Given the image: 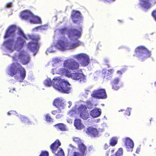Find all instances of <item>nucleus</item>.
<instances>
[{"label":"nucleus","mask_w":156,"mask_h":156,"mask_svg":"<svg viewBox=\"0 0 156 156\" xmlns=\"http://www.w3.org/2000/svg\"><path fill=\"white\" fill-rule=\"evenodd\" d=\"M60 34L64 35L67 32V35L69 38L73 42L70 44L67 42V38L63 36L59 38L55 46L58 49L64 51L67 49L74 48L81 44V42L78 39L81 37L82 32L81 27L79 29L72 28L68 30L67 28L65 27L58 30Z\"/></svg>","instance_id":"nucleus-1"},{"label":"nucleus","mask_w":156,"mask_h":156,"mask_svg":"<svg viewBox=\"0 0 156 156\" xmlns=\"http://www.w3.org/2000/svg\"><path fill=\"white\" fill-rule=\"evenodd\" d=\"M12 3L9 2L7 4V7L8 8H10L12 6Z\"/></svg>","instance_id":"nucleus-42"},{"label":"nucleus","mask_w":156,"mask_h":156,"mask_svg":"<svg viewBox=\"0 0 156 156\" xmlns=\"http://www.w3.org/2000/svg\"><path fill=\"white\" fill-rule=\"evenodd\" d=\"M58 113L57 111L56 110L53 111L51 112V113L54 115H56Z\"/></svg>","instance_id":"nucleus-44"},{"label":"nucleus","mask_w":156,"mask_h":156,"mask_svg":"<svg viewBox=\"0 0 156 156\" xmlns=\"http://www.w3.org/2000/svg\"><path fill=\"white\" fill-rule=\"evenodd\" d=\"M86 133L91 137H96L98 136V131L95 128L89 127L87 128Z\"/></svg>","instance_id":"nucleus-16"},{"label":"nucleus","mask_w":156,"mask_h":156,"mask_svg":"<svg viewBox=\"0 0 156 156\" xmlns=\"http://www.w3.org/2000/svg\"><path fill=\"white\" fill-rule=\"evenodd\" d=\"M123 154V149L119 148L115 154V156H121Z\"/></svg>","instance_id":"nucleus-32"},{"label":"nucleus","mask_w":156,"mask_h":156,"mask_svg":"<svg viewBox=\"0 0 156 156\" xmlns=\"http://www.w3.org/2000/svg\"><path fill=\"white\" fill-rule=\"evenodd\" d=\"M112 88L115 90H118L119 88L120 87L117 86V85H112Z\"/></svg>","instance_id":"nucleus-38"},{"label":"nucleus","mask_w":156,"mask_h":156,"mask_svg":"<svg viewBox=\"0 0 156 156\" xmlns=\"http://www.w3.org/2000/svg\"><path fill=\"white\" fill-rule=\"evenodd\" d=\"M123 111V110H121L119 111Z\"/></svg>","instance_id":"nucleus-54"},{"label":"nucleus","mask_w":156,"mask_h":156,"mask_svg":"<svg viewBox=\"0 0 156 156\" xmlns=\"http://www.w3.org/2000/svg\"><path fill=\"white\" fill-rule=\"evenodd\" d=\"M14 61L19 60L23 65L27 64L30 61L29 56L24 51H22L18 55H15L12 57Z\"/></svg>","instance_id":"nucleus-7"},{"label":"nucleus","mask_w":156,"mask_h":156,"mask_svg":"<svg viewBox=\"0 0 156 156\" xmlns=\"http://www.w3.org/2000/svg\"><path fill=\"white\" fill-rule=\"evenodd\" d=\"M113 71V70L112 69L107 70H103L102 72V76L104 78L108 79L111 77Z\"/></svg>","instance_id":"nucleus-21"},{"label":"nucleus","mask_w":156,"mask_h":156,"mask_svg":"<svg viewBox=\"0 0 156 156\" xmlns=\"http://www.w3.org/2000/svg\"><path fill=\"white\" fill-rule=\"evenodd\" d=\"M79 64L73 59H68L65 60L63 63V66L69 70H76L79 69Z\"/></svg>","instance_id":"nucleus-9"},{"label":"nucleus","mask_w":156,"mask_h":156,"mask_svg":"<svg viewBox=\"0 0 156 156\" xmlns=\"http://www.w3.org/2000/svg\"><path fill=\"white\" fill-rule=\"evenodd\" d=\"M59 72L60 74L64 75L68 78L78 81L80 82H84L86 80V76L83 73L78 72L71 73V71L67 69L60 68L59 70Z\"/></svg>","instance_id":"nucleus-5"},{"label":"nucleus","mask_w":156,"mask_h":156,"mask_svg":"<svg viewBox=\"0 0 156 156\" xmlns=\"http://www.w3.org/2000/svg\"><path fill=\"white\" fill-rule=\"evenodd\" d=\"M152 0H140V5L147 9L151 7V1Z\"/></svg>","instance_id":"nucleus-20"},{"label":"nucleus","mask_w":156,"mask_h":156,"mask_svg":"<svg viewBox=\"0 0 156 156\" xmlns=\"http://www.w3.org/2000/svg\"><path fill=\"white\" fill-rule=\"evenodd\" d=\"M134 52L135 54L133 56L138 57L142 61L150 57L151 55V51L143 46H140L136 47Z\"/></svg>","instance_id":"nucleus-6"},{"label":"nucleus","mask_w":156,"mask_h":156,"mask_svg":"<svg viewBox=\"0 0 156 156\" xmlns=\"http://www.w3.org/2000/svg\"><path fill=\"white\" fill-rule=\"evenodd\" d=\"M155 153H156V149H155Z\"/></svg>","instance_id":"nucleus-55"},{"label":"nucleus","mask_w":156,"mask_h":156,"mask_svg":"<svg viewBox=\"0 0 156 156\" xmlns=\"http://www.w3.org/2000/svg\"><path fill=\"white\" fill-rule=\"evenodd\" d=\"M12 112V111H10L9 112H8L7 114H8L9 115H10L12 114V113H11Z\"/></svg>","instance_id":"nucleus-48"},{"label":"nucleus","mask_w":156,"mask_h":156,"mask_svg":"<svg viewBox=\"0 0 156 156\" xmlns=\"http://www.w3.org/2000/svg\"><path fill=\"white\" fill-rule=\"evenodd\" d=\"M104 62L105 63V65L107 66H108V67H109L110 66L109 65V60L108 59H104Z\"/></svg>","instance_id":"nucleus-40"},{"label":"nucleus","mask_w":156,"mask_h":156,"mask_svg":"<svg viewBox=\"0 0 156 156\" xmlns=\"http://www.w3.org/2000/svg\"><path fill=\"white\" fill-rule=\"evenodd\" d=\"M20 119L22 122L26 123L27 125H29L32 124L31 122L29 120L27 117L25 116H21Z\"/></svg>","instance_id":"nucleus-26"},{"label":"nucleus","mask_w":156,"mask_h":156,"mask_svg":"<svg viewBox=\"0 0 156 156\" xmlns=\"http://www.w3.org/2000/svg\"><path fill=\"white\" fill-rule=\"evenodd\" d=\"M73 141L75 142L78 143V144H80L79 143L80 142V139L78 137H75L73 139Z\"/></svg>","instance_id":"nucleus-39"},{"label":"nucleus","mask_w":156,"mask_h":156,"mask_svg":"<svg viewBox=\"0 0 156 156\" xmlns=\"http://www.w3.org/2000/svg\"><path fill=\"white\" fill-rule=\"evenodd\" d=\"M30 38L34 41H31L27 44L28 48L32 51H37L39 47L40 44L38 41L40 39V37L37 35H32L30 36Z\"/></svg>","instance_id":"nucleus-8"},{"label":"nucleus","mask_w":156,"mask_h":156,"mask_svg":"<svg viewBox=\"0 0 156 156\" xmlns=\"http://www.w3.org/2000/svg\"><path fill=\"white\" fill-rule=\"evenodd\" d=\"M41 28V26H38L37 27H36L35 28L37 29H40Z\"/></svg>","instance_id":"nucleus-47"},{"label":"nucleus","mask_w":156,"mask_h":156,"mask_svg":"<svg viewBox=\"0 0 156 156\" xmlns=\"http://www.w3.org/2000/svg\"><path fill=\"white\" fill-rule=\"evenodd\" d=\"M18 78V77H17L16 76H15V79H16V78Z\"/></svg>","instance_id":"nucleus-51"},{"label":"nucleus","mask_w":156,"mask_h":156,"mask_svg":"<svg viewBox=\"0 0 156 156\" xmlns=\"http://www.w3.org/2000/svg\"><path fill=\"white\" fill-rule=\"evenodd\" d=\"M16 91L14 88H13L9 90V93L12 94H15Z\"/></svg>","instance_id":"nucleus-41"},{"label":"nucleus","mask_w":156,"mask_h":156,"mask_svg":"<svg viewBox=\"0 0 156 156\" xmlns=\"http://www.w3.org/2000/svg\"><path fill=\"white\" fill-rule=\"evenodd\" d=\"M61 145L59 140L57 139L50 146V148L52 153H55L57 149Z\"/></svg>","instance_id":"nucleus-18"},{"label":"nucleus","mask_w":156,"mask_h":156,"mask_svg":"<svg viewBox=\"0 0 156 156\" xmlns=\"http://www.w3.org/2000/svg\"><path fill=\"white\" fill-rule=\"evenodd\" d=\"M46 121L48 122H53L52 119L51 117V116L48 114L46 115L45 116Z\"/></svg>","instance_id":"nucleus-31"},{"label":"nucleus","mask_w":156,"mask_h":156,"mask_svg":"<svg viewBox=\"0 0 156 156\" xmlns=\"http://www.w3.org/2000/svg\"><path fill=\"white\" fill-rule=\"evenodd\" d=\"M16 28V26L15 25H12L9 27L5 31L3 36L4 38L5 39L14 36Z\"/></svg>","instance_id":"nucleus-14"},{"label":"nucleus","mask_w":156,"mask_h":156,"mask_svg":"<svg viewBox=\"0 0 156 156\" xmlns=\"http://www.w3.org/2000/svg\"><path fill=\"white\" fill-rule=\"evenodd\" d=\"M153 119L152 118H151L150 119V121L151 122V121H152V119Z\"/></svg>","instance_id":"nucleus-52"},{"label":"nucleus","mask_w":156,"mask_h":156,"mask_svg":"<svg viewBox=\"0 0 156 156\" xmlns=\"http://www.w3.org/2000/svg\"><path fill=\"white\" fill-rule=\"evenodd\" d=\"M18 34L20 36H18L15 40L12 38L4 41L3 45L6 49L11 51L15 50L18 51L23 47L26 43V35L20 29L18 30Z\"/></svg>","instance_id":"nucleus-2"},{"label":"nucleus","mask_w":156,"mask_h":156,"mask_svg":"<svg viewBox=\"0 0 156 156\" xmlns=\"http://www.w3.org/2000/svg\"><path fill=\"white\" fill-rule=\"evenodd\" d=\"M114 151H115L113 149V150H112L111 151V152L112 153H113L114 152Z\"/></svg>","instance_id":"nucleus-50"},{"label":"nucleus","mask_w":156,"mask_h":156,"mask_svg":"<svg viewBox=\"0 0 156 156\" xmlns=\"http://www.w3.org/2000/svg\"><path fill=\"white\" fill-rule=\"evenodd\" d=\"M64 104L63 100L62 98H58L53 101V105L57 108L62 106Z\"/></svg>","instance_id":"nucleus-22"},{"label":"nucleus","mask_w":156,"mask_h":156,"mask_svg":"<svg viewBox=\"0 0 156 156\" xmlns=\"http://www.w3.org/2000/svg\"><path fill=\"white\" fill-rule=\"evenodd\" d=\"M151 15L156 21V9L152 11L151 12Z\"/></svg>","instance_id":"nucleus-36"},{"label":"nucleus","mask_w":156,"mask_h":156,"mask_svg":"<svg viewBox=\"0 0 156 156\" xmlns=\"http://www.w3.org/2000/svg\"><path fill=\"white\" fill-rule=\"evenodd\" d=\"M44 84L48 87L52 85L55 89L64 93H69L71 89L70 84L69 82L62 79L60 77H54L52 81L49 78L46 79L44 80Z\"/></svg>","instance_id":"nucleus-3"},{"label":"nucleus","mask_w":156,"mask_h":156,"mask_svg":"<svg viewBox=\"0 0 156 156\" xmlns=\"http://www.w3.org/2000/svg\"><path fill=\"white\" fill-rule=\"evenodd\" d=\"M75 58L78 60H81V65L84 66H87L90 63V59L88 55L85 54L81 53L76 55Z\"/></svg>","instance_id":"nucleus-10"},{"label":"nucleus","mask_w":156,"mask_h":156,"mask_svg":"<svg viewBox=\"0 0 156 156\" xmlns=\"http://www.w3.org/2000/svg\"><path fill=\"white\" fill-rule=\"evenodd\" d=\"M91 96L94 98L98 99H105L107 98V95L104 89H100L94 91Z\"/></svg>","instance_id":"nucleus-11"},{"label":"nucleus","mask_w":156,"mask_h":156,"mask_svg":"<svg viewBox=\"0 0 156 156\" xmlns=\"http://www.w3.org/2000/svg\"><path fill=\"white\" fill-rule=\"evenodd\" d=\"M29 21L30 23L34 24H39L41 23L40 18L37 16H35L33 14L32 17L30 19Z\"/></svg>","instance_id":"nucleus-23"},{"label":"nucleus","mask_w":156,"mask_h":156,"mask_svg":"<svg viewBox=\"0 0 156 156\" xmlns=\"http://www.w3.org/2000/svg\"><path fill=\"white\" fill-rule=\"evenodd\" d=\"M62 116V115L60 114L59 115H57L56 116V119H59Z\"/></svg>","instance_id":"nucleus-45"},{"label":"nucleus","mask_w":156,"mask_h":156,"mask_svg":"<svg viewBox=\"0 0 156 156\" xmlns=\"http://www.w3.org/2000/svg\"><path fill=\"white\" fill-rule=\"evenodd\" d=\"M78 111L80 113V117L84 120H86L89 118V114L86 105H80L78 108Z\"/></svg>","instance_id":"nucleus-12"},{"label":"nucleus","mask_w":156,"mask_h":156,"mask_svg":"<svg viewBox=\"0 0 156 156\" xmlns=\"http://www.w3.org/2000/svg\"><path fill=\"white\" fill-rule=\"evenodd\" d=\"M124 143L127 151H132L134 145L133 141L129 138L126 137L124 139Z\"/></svg>","instance_id":"nucleus-15"},{"label":"nucleus","mask_w":156,"mask_h":156,"mask_svg":"<svg viewBox=\"0 0 156 156\" xmlns=\"http://www.w3.org/2000/svg\"><path fill=\"white\" fill-rule=\"evenodd\" d=\"M86 104V107H87V109L88 108V109L91 108L93 107V104L92 103L91 101L89 100H87L85 102Z\"/></svg>","instance_id":"nucleus-30"},{"label":"nucleus","mask_w":156,"mask_h":156,"mask_svg":"<svg viewBox=\"0 0 156 156\" xmlns=\"http://www.w3.org/2000/svg\"><path fill=\"white\" fill-rule=\"evenodd\" d=\"M71 18L73 22L79 24L81 22L82 17L80 12L78 11L73 10L71 15Z\"/></svg>","instance_id":"nucleus-13"},{"label":"nucleus","mask_w":156,"mask_h":156,"mask_svg":"<svg viewBox=\"0 0 156 156\" xmlns=\"http://www.w3.org/2000/svg\"><path fill=\"white\" fill-rule=\"evenodd\" d=\"M9 74L12 76L16 75L19 72L20 77L21 80L20 81L23 82L26 76V71L24 68L19 63H12L9 69Z\"/></svg>","instance_id":"nucleus-4"},{"label":"nucleus","mask_w":156,"mask_h":156,"mask_svg":"<svg viewBox=\"0 0 156 156\" xmlns=\"http://www.w3.org/2000/svg\"><path fill=\"white\" fill-rule=\"evenodd\" d=\"M73 156H84V155L79 152L74 151L73 153Z\"/></svg>","instance_id":"nucleus-35"},{"label":"nucleus","mask_w":156,"mask_h":156,"mask_svg":"<svg viewBox=\"0 0 156 156\" xmlns=\"http://www.w3.org/2000/svg\"><path fill=\"white\" fill-rule=\"evenodd\" d=\"M78 147L80 153L84 155L85 154V152L87 149L86 147L83 143H81L80 144H78Z\"/></svg>","instance_id":"nucleus-25"},{"label":"nucleus","mask_w":156,"mask_h":156,"mask_svg":"<svg viewBox=\"0 0 156 156\" xmlns=\"http://www.w3.org/2000/svg\"><path fill=\"white\" fill-rule=\"evenodd\" d=\"M54 126L56 127L58 129H59L62 131H65L66 130V126L63 123H58L55 124Z\"/></svg>","instance_id":"nucleus-27"},{"label":"nucleus","mask_w":156,"mask_h":156,"mask_svg":"<svg viewBox=\"0 0 156 156\" xmlns=\"http://www.w3.org/2000/svg\"><path fill=\"white\" fill-rule=\"evenodd\" d=\"M32 13L30 11L26 10L21 12L20 16L22 19L30 21L32 17Z\"/></svg>","instance_id":"nucleus-17"},{"label":"nucleus","mask_w":156,"mask_h":156,"mask_svg":"<svg viewBox=\"0 0 156 156\" xmlns=\"http://www.w3.org/2000/svg\"><path fill=\"white\" fill-rule=\"evenodd\" d=\"M124 113L125 115L127 116H129L130 115V109L129 108H127L125 111Z\"/></svg>","instance_id":"nucleus-37"},{"label":"nucleus","mask_w":156,"mask_h":156,"mask_svg":"<svg viewBox=\"0 0 156 156\" xmlns=\"http://www.w3.org/2000/svg\"><path fill=\"white\" fill-rule=\"evenodd\" d=\"M55 156H64V153L62 148H60V150L57 153L55 154Z\"/></svg>","instance_id":"nucleus-29"},{"label":"nucleus","mask_w":156,"mask_h":156,"mask_svg":"<svg viewBox=\"0 0 156 156\" xmlns=\"http://www.w3.org/2000/svg\"><path fill=\"white\" fill-rule=\"evenodd\" d=\"M119 81V79L118 78H115L112 82V85H118Z\"/></svg>","instance_id":"nucleus-33"},{"label":"nucleus","mask_w":156,"mask_h":156,"mask_svg":"<svg viewBox=\"0 0 156 156\" xmlns=\"http://www.w3.org/2000/svg\"><path fill=\"white\" fill-rule=\"evenodd\" d=\"M154 83H155V86H156V81Z\"/></svg>","instance_id":"nucleus-53"},{"label":"nucleus","mask_w":156,"mask_h":156,"mask_svg":"<svg viewBox=\"0 0 156 156\" xmlns=\"http://www.w3.org/2000/svg\"><path fill=\"white\" fill-rule=\"evenodd\" d=\"M48 151H42L41 152L39 156H48Z\"/></svg>","instance_id":"nucleus-34"},{"label":"nucleus","mask_w":156,"mask_h":156,"mask_svg":"<svg viewBox=\"0 0 156 156\" xmlns=\"http://www.w3.org/2000/svg\"><path fill=\"white\" fill-rule=\"evenodd\" d=\"M69 146H70V147H72V148H73V149L76 148V147H75V146H73V145H72V144H69Z\"/></svg>","instance_id":"nucleus-46"},{"label":"nucleus","mask_w":156,"mask_h":156,"mask_svg":"<svg viewBox=\"0 0 156 156\" xmlns=\"http://www.w3.org/2000/svg\"><path fill=\"white\" fill-rule=\"evenodd\" d=\"M101 109L95 108L90 111V115L93 118H97L101 115Z\"/></svg>","instance_id":"nucleus-19"},{"label":"nucleus","mask_w":156,"mask_h":156,"mask_svg":"<svg viewBox=\"0 0 156 156\" xmlns=\"http://www.w3.org/2000/svg\"><path fill=\"white\" fill-rule=\"evenodd\" d=\"M74 126L78 129H81L83 127L81 120L79 119H76L74 120Z\"/></svg>","instance_id":"nucleus-24"},{"label":"nucleus","mask_w":156,"mask_h":156,"mask_svg":"<svg viewBox=\"0 0 156 156\" xmlns=\"http://www.w3.org/2000/svg\"><path fill=\"white\" fill-rule=\"evenodd\" d=\"M117 73H119V74H122V73L120 71H118L117 72Z\"/></svg>","instance_id":"nucleus-49"},{"label":"nucleus","mask_w":156,"mask_h":156,"mask_svg":"<svg viewBox=\"0 0 156 156\" xmlns=\"http://www.w3.org/2000/svg\"><path fill=\"white\" fill-rule=\"evenodd\" d=\"M108 146L107 144H105L104 146V149L105 150H106L108 147Z\"/></svg>","instance_id":"nucleus-43"},{"label":"nucleus","mask_w":156,"mask_h":156,"mask_svg":"<svg viewBox=\"0 0 156 156\" xmlns=\"http://www.w3.org/2000/svg\"><path fill=\"white\" fill-rule=\"evenodd\" d=\"M117 142L118 140L117 138L113 137L111 139L109 144L111 146H114L117 143Z\"/></svg>","instance_id":"nucleus-28"}]
</instances>
